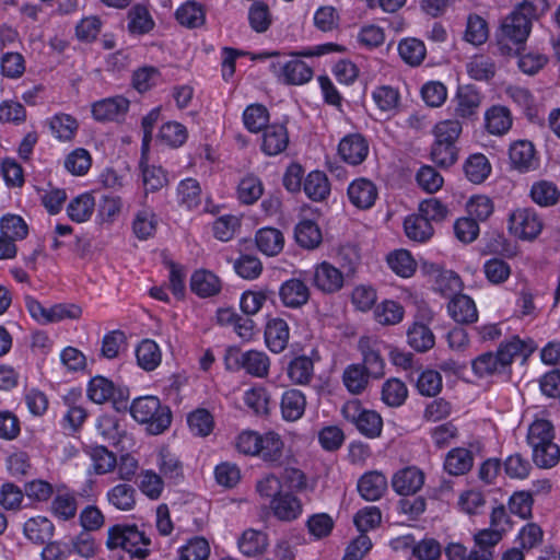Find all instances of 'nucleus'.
Listing matches in <instances>:
<instances>
[{
    "label": "nucleus",
    "instance_id": "obj_1",
    "mask_svg": "<svg viewBox=\"0 0 560 560\" xmlns=\"http://www.w3.org/2000/svg\"><path fill=\"white\" fill-rule=\"evenodd\" d=\"M532 30V21L515 9L501 23L497 34V47L504 58L517 56Z\"/></svg>",
    "mask_w": 560,
    "mask_h": 560
},
{
    "label": "nucleus",
    "instance_id": "obj_2",
    "mask_svg": "<svg viewBox=\"0 0 560 560\" xmlns=\"http://www.w3.org/2000/svg\"><path fill=\"white\" fill-rule=\"evenodd\" d=\"M130 415L138 423L144 424L147 432L153 435L163 433L172 422L170 408L162 405L155 396H142L133 399Z\"/></svg>",
    "mask_w": 560,
    "mask_h": 560
},
{
    "label": "nucleus",
    "instance_id": "obj_3",
    "mask_svg": "<svg viewBox=\"0 0 560 560\" xmlns=\"http://www.w3.org/2000/svg\"><path fill=\"white\" fill-rule=\"evenodd\" d=\"M534 350L532 345H527L518 337L501 342L495 353H492V377L495 376L501 382L510 381L515 358H527Z\"/></svg>",
    "mask_w": 560,
    "mask_h": 560
},
{
    "label": "nucleus",
    "instance_id": "obj_4",
    "mask_svg": "<svg viewBox=\"0 0 560 560\" xmlns=\"http://www.w3.org/2000/svg\"><path fill=\"white\" fill-rule=\"evenodd\" d=\"M150 540L136 526L116 525L108 530L106 546L109 549L121 548L131 556L144 558Z\"/></svg>",
    "mask_w": 560,
    "mask_h": 560
},
{
    "label": "nucleus",
    "instance_id": "obj_5",
    "mask_svg": "<svg viewBox=\"0 0 560 560\" xmlns=\"http://www.w3.org/2000/svg\"><path fill=\"white\" fill-rule=\"evenodd\" d=\"M25 306L31 317L40 325L58 323L65 319H78L82 314L81 307L75 304L44 305L32 296L25 298Z\"/></svg>",
    "mask_w": 560,
    "mask_h": 560
},
{
    "label": "nucleus",
    "instance_id": "obj_6",
    "mask_svg": "<svg viewBox=\"0 0 560 560\" xmlns=\"http://www.w3.org/2000/svg\"><path fill=\"white\" fill-rule=\"evenodd\" d=\"M345 419L353 423L361 434L374 439L381 435L383 429L382 417L374 410L364 409L357 399L347 401L342 409Z\"/></svg>",
    "mask_w": 560,
    "mask_h": 560
},
{
    "label": "nucleus",
    "instance_id": "obj_7",
    "mask_svg": "<svg viewBox=\"0 0 560 560\" xmlns=\"http://www.w3.org/2000/svg\"><path fill=\"white\" fill-rule=\"evenodd\" d=\"M320 219V212L315 208H305L302 211V215L295 225L294 237L296 243L306 248H317L322 241L323 234L318 225Z\"/></svg>",
    "mask_w": 560,
    "mask_h": 560
},
{
    "label": "nucleus",
    "instance_id": "obj_8",
    "mask_svg": "<svg viewBox=\"0 0 560 560\" xmlns=\"http://www.w3.org/2000/svg\"><path fill=\"white\" fill-rule=\"evenodd\" d=\"M310 281L312 285L325 294L339 292L346 282L345 273L329 261H322L313 266Z\"/></svg>",
    "mask_w": 560,
    "mask_h": 560
},
{
    "label": "nucleus",
    "instance_id": "obj_9",
    "mask_svg": "<svg viewBox=\"0 0 560 560\" xmlns=\"http://www.w3.org/2000/svg\"><path fill=\"white\" fill-rule=\"evenodd\" d=\"M542 220L534 209L521 208L509 217V230L521 240L532 241L542 230Z\"/></svg>",
    "mask_w": 560,
    "mask_h": 560
},
{
    "label": "nucleus",
    "instance_id": "obj_10",
    "mask_svg": "<svg viewBox=\"0 0 560 560\" xmlns=\"http://www.w3.org/2000/svg\"><path fill=\"white\" fill-rule=\"evenodd\" d=\"M96 430L102 438L121 451L133 447V440L116 415H102L96 422Z\"/></svg>",
    "mask_w": 560,
    "mask_h": 560
},
{
    "label": "nucleus",
    "instance_id": "obj_11",
    "mask_svg": "<svg viewBox=\"0 0 560 560\" xmlns=\"http://www.w3.org/2000/svg\"><path fill=\"white\" fill-rule=\"evenodd\" d=\"M271 68L279 81L291 85L305 84L314 75L313 69L299 59L277 61L271 65Z\"/></svg>",
    "mask_w": 560,
    "mask_h": 560
},
{
    "label": "nucleus",
    "instance_id": "obj_12",
    "mask_svg": "<svg viewBox=\"0 0 560 560\" xmlns=\"http://www.w3.org/2000/svg\"><path fill=\"white\" fill-rule=\"evenodd\" d=\"M474 548L467 556V549L460 544H450L445 550L448 560H489L490 558V530H479L474 536Z\"/></svg>",
    "mask_w": 560,
    "mask_h": 560
},
{
    "label": "nucleus",
    "instance_id": "obj_13",
    "mask_svg": "<svg viewBox=\"0 0 560 560\" xmlns=\"http://www.w3.org/2000/svg\"><path fill=\"white\" fill-rule=\"evenodd\" d=\"M481 104L480 94L469 85L459 86L452 98L453 114L463 119H470L477 115Z\"/></svg>",
    "mask_w": 560,
    "mask_h": 560
},
{
    "label": "nucleus",
    "instance_id": "obj_14",
    "mask_svg": "<svg viewBox=\"0 0 560 560\" xmlns=\"http://www.w3.org/2000/svg\"><path fill=\"white\" fill-rule=\"evenodd\" d=\"M338 154L346 163L359 165L369 154V143L360 133L347 135L338 144Z\"/></svg>",
    "mask_w": 560,
    "mask_h": 560
},
{
    "label": "nucleus",
    "instance_id": "obj_15",
    "mask_svg": "<svg viewBox=\"0 0 560 560\" xmlns=\"http://www.w3.org/2000/svg\"><path fill=\"white\" fill-rule=\"evenodd\" d=\"M347 195L352 206L366 210L374 206L377 199V188L372 180L360 177L349 184Z\"/></svg>",
    "mask_w": 560,
    "mask_h": 560
},
{
    "label": "nucleus",
    "instance_id": "obj_16",
    "mask_svg": "<svg viewBox=\"0 0 560 560\" xmlns=\"http://www.w3.org/2000/svg\"><path fill=\"white\" fill-rule=\"evenodd\" d=\"M261 131L260 149L266 155H278L288 148L289 133L284 124L267 125Z\"/></svg>",
    "mask_w": 560,
    "mask_h": 560
},
{
    "label": "nucleus",
    "instance_id": "obj_17",
    "mask_svg": "<svg viewBox=\"0 0 560 560\" xmlns=\"http://www.w3.org/2000/svg\"><path fill=\"white\" fill-rule=\"evenodd\" d=\"M269 506L273 516L282 522H292L303 512L301 500L289 492H282L270 500Z\"/></svg>",
    "mask_w": 560,
    "mask_h": 560
},
{
    "label": "nucleus",
    "instance_id": "obj_18",
    "mask_svg": "<svg viewBox=\"0 0 560 560\" xmlns=\"http://www.w3.org/2000/svg\"><path fill=\"white\" fill-rule=\"evenodd\" d=\"M129 109V101L122 96L101 100L92 105V115L97 121L118 120Z\"/></svg>",
    "mask_w": 560,
    "mask_h": 560
},
{
    "label": "nucleus",
    "instance_id": "obj_19",
    "mask_svg": "<svg viewBox=\"0 0 560 560\" xmlns=\"http://www.w3.org/2000/svg\"><path fill=\"white\" fill-rule=\"evenodd\" d=\"M284 448L282 436L273 430H268L261 434L257 457L265 463L280 465L284 457Z\"/></svg>",
    "mask_w": 560,
    "mask_h": 560
},
{
    "label": "nucleus",
    "instance_id": "obj_20",
    "mask_svg": "<svg viewBox=\"0 0 560 560\" xmlns=\"http://www.w3.org/2000/svg\"><path fill=\"white\" fill-rule=\"evenodd\" d=\"M512 165L520 172H527L538 166V159L533 142L518 140L509 150Z\"/></svg>",
    "mask_w": 560,
    "mask_h": 560
},
{
    "label": "nucleus",
    "instance_id": "obj_21",
    "mask_svg": "<svg viewBox=\"0 0 560 560\" xmlns=\"http://www.w3.org/2000/svg\"><path fill=\"white\" fill-rule=\"evenodd\" d=\"M96 200L92 192L84 191L70 199L66 207L68 218L75 223L88 222L95 212Z\"/></svg>",
    "mask_w": 560,
    "mask_h": 560
},
{
    "label": "nucleus",
    "instance_id": "obj_22",
    "mask_svg": "<svg viewBox=\"0 0 560 560\" xmlns=\"http://www.w3.org/2000/svg\"><path fill=\"white\" fill-rule=\"evenodd\" d=\"M306 397L300 389L285 390L280 400L281 417L284 421L294 422L305 412Z\"/></svg>",
    "mask_w": 560,
    "mask_h": 560
},
{
    "label": "nucleus",
    "instance_id": "obj_23",
    "mask_svg": "<svg viewBox=\"0 0 560 560\" xmlns=\"http://www.w3.org/2000/svg\"><path fill=\"white\" fill-rule=\"evenodd\" d=\"M279 296L284 306L298 308L308 301L310 290L302 280L289 279L281 284Z\"/></svg>",
    "mask_w": 560,
    "mask_h": 560
},
{
    "label": "nucleus",
    "instance_id": "obj_24",
    "mask_svg": "<svg viewBox=\"0 0 560 560\" xmlns=\"http://www.w3.org/2000/svg\"><path fill=\"white\" fill-rule=\"evenodd\" d=\"M290 329L282 318H270L266 325L265 339L267 347L275 353L283 351L288 345Z\"/></svg>",
    "mask_w": 560,
    "mask_h": 560
},
{
    "label": "nucleus",
    "instance_id": "obj_25",
    "mask_svg": "<svg viewBox=\"0 0 560 560\" xmlns=\"http://www.w3.org/2000/svg\"><path fill=\"white\" fill-rule=\"evenodd\" d=\"M424 482L422 471L416 467H408L399 470L393 477L394 490L401 495H409L421 489Z\"/></svg>",
    "mask_w": 560,
    "mask_h": 560
},
{
    "label": "nucleus",
    "instance_id": "obj_26",
    "mask_svg": "<svg viewBox=\"0 0 560 560\" xmlns=\"http://www.w3.org/2000/svg\"><path fill=\"white\" fill-rule=\"evenodd\" d=\"M220 278L212 271L206 269L196 270L190 277V289L200 298H208L221 291Z\"/></svg>",
    "mask_w": 560,
    "mask_h": 560
},
{
    "label": "nucleus",
    "instance_id": "obj_27",
    "mask_svg": "<svg viewBox=\"0 0 560 560\" xmlns=\"http://www.w3.org/2000/svg\"><path fill=\"white\" fill-rule=\"evenodd\" d=\"M387 490V479L380 471H369L358 481V491L366 501H376Z\"/></svg>",
    "mask_w": 560,
    "mask_h": 560
},
{
    "label": "nucleus",
    "instance_id": "obj_28",
    "mask_svg": "<svg viewBox=\"0 0 560 560\" xmlns=\"http://www.w3.org/2000/svg\"><path fill=\"white\" fill-rule=\"evenodd\" d=\"M140 172L145 194L158 191L168 184L167 173L161 166L149 164L145 151L142 152Z\"/></svg>",
    "mask_w": 560,
    "mask_h": 560
},
{
    "label": "nucleus",
    "instance_id": "obj_29",
    "mask_svg": "<svg viewBox=\"0 0 560 560\" xmlns=\"http://www.w3.org/2000/svg\"><path fill=\"white\" fill-rule=\"evenodd\" d=\"M450 316L457 323L469 324L477 320V308L475 302L465 294H457L447 304Z\"/></svg>",
    "mask_w": 560,
    "mask_h": 560
},
{
    "label": "nucleus",
    "instance_id": "obj_30",
    "mask_svg": "<svg viewBox=\"0 0 560 560\" xmlns=\"http://www.w3.org/2000/svg\"><path fill=\"white\" fill-rule=\"evenodd\" d=\"M106 500L116 510L129 512L137 505V492L131 485L118 483L106 492Z\"/></svg>",
    "mask_w": 560,
    "mask_h": 560
},
{
    "label": "nucleus",
    "instance_id": "obj_31",
    "mask_svg": "<svg viewBox=\"0 0 560 560\" xmlns=\"http://www.w3.org/2000/svg\"><path fill=\"white\" fill-rule=\"evenodd\" d=\"M201 187L197 179L188 177L180 180L176 187L177 203L187 209L194 210L201 203Z\"/></svg>",
    "mask_w": 560,
    "mask_h": 560
},
{
    "label": "nucleus",
    "instance_id": "obj_32",
    "mask_svg": "<svg viewBox=\"0 0 560 560\" xmlns=\"http://www.w3.org/2000/svg\"><path fill=\"white\" fill-rule=\"evenodd\" d=\"M78 510L74 493L66 488H59L51 501L50 511L60 521H68L75 516Z\"/></svg>",
    "mask_w": 560,
    "mask_h": 560
},
{
    "label": "nucleus",
    "instance_id": "obj_33",
    "mask_svg": "<svg viewBox=\"0 0 560 560\" xmlns=\"http://www.w3.org/2000/svg\"><path fill=\"white\" fill-rule=\"evenodd\" d=\"M48 126L55 139L70 142L77 135L79 122L68 114H56L48 119Z\"/></svg>",
    "mask_w": 560,
    "mask_h": 560
},
{
    "label": "nucleus",
    "instance_id": "obj_34",
    "mask_svg": "<svg viewBox=\"0 0 560 560\" xmlns=\"http://www.w3.org/2000/svg\"><path fill=\"white\" fill-rule=\"evenodd\" d=\"M269 545L266 533L257 529H246L238 538L237 546L240 551L247 557L259 556L266 551Z\"/></svg>",
    "mask_w": 560,
    "mask_h": 560
},
{
    "label": "nucleus",
    "instance_id": "obj_35",
    "mask_svg": "<svg viewBox=\"0 0 560 560\" xmlns=\"http://www.w3.org/2000/svg\"><path fill=\"white\" fill-rule=\"evenodd\" d=\"M303 189L313 201H324L329 197L330 183L324 172L312 171L304 179Z\"/></svg>",
    "mask_w": 560,
    "mask_h": 560
},
{
    "label": "nucleus",
    "instance_id": "obj_36",
    "mask_svg": "<svg viewBox=\"0 0 560 560\" xmlns=\"http://www.w3.org/2000/svg\"><path fill=\"white\" fill-rule=\"evenodd\" d=\"M128 24L127 28L131 35H144L150 33L155 22L147 7L137 4L132 7L128 12Z\"/></svg>",
    "mask_w": 560,
    "mask_h": 560
},
{
    "label": "nucleus",
    "instance_id": "obj_37",
    "mask_svg": "<svg viewBox=\"0 0 560 560\" xmlns=\"http://www.w3.org/2000/svg\"><path fill=\"white\" fill-rule=\"evenodd\" d=\"M237 363L250 375L265 377L268 375L270 361L262 351L249 350L236 359Z\"/></svg>",
    "mask_w": 560,
    "mask_h": 560
},
{
    "label": "nucleus",
    "instance_id": "obj_38",
    "mask_svg": "<svg viewBox=\"0 0 560 560\" xmlns=\"http://www.w3.org/2000/svg\"><path fill=\"white\" fill-rule=\"evenodd\" d=\"M389 269L398 277L411 278L417 270V261L412 255L406 249H396L386 257Z\"/></svg>",
    "mask_w": 560,
    "mask_h": 560
},
{
    "label": "nucleus",
    "instance_id": "obj_39",
    "mask_svg": "<svg viewBox=\"0 0 560 560\" xmlns=\"http://www.w3.org/2000/svg\"><path fill=\"white\" fill-rule=\"evenodd\" d=\"M374 319L383 326H394L402 322L405 317L404 306L394 300H383L375 305Z\"/></svg>",
    "mask_w": 560,
    "mask_h": 560
},
{
    "label": "nucleus",
    "instance_id": "obj_40",
    "mask_svg": "<svg viewBox=\"0 0 560 560\" xmlns=\"http://www.w3.org/2000/svg\"><path fill=\"white\" fill-rule=\"evenodd\" d=\"M256 245L267 256L278 255L284 246L283 234L275 228H262L256 233Z\"/></svg>",
    "mask_w": 560,
    "mask_h": 560
},
{
    "label": "nucleus",
    "instance_id": "obj_41",
    "mask_svg": "<svg viewBox=\"0 0 560 560\" xmlns=\"http://www.w3.org/2000/svg\"><path fill=\"white\" fill-rule=\"evenodd\" d=\"M555 428L549 420L536 419L528 428L527 443L534 447L555 445Z\"/></svg>",
    "mask_w": 560,
    "mask_h": 560
},
{
    "label": "nucleus",
    "instance_id": "obj_42",
    "mask_svg": "<svg viewBox=\"0 0 560 560\" xmlns=\"http://www.w3.org/2000/svg\"><path fill=\"white\" fill-rule=\"evenodd\" d=\"M92 155L84 148H75L66 154L63 168L72 176H84L92 166Z\"/></svg>",
    "mask_w": 560,
    "mask_h": 560
},
{
    "label": "nucleus",
    "instance_id": "obj_43",
    "mask_svg": "<svg viewBox=\"0 0 560 560\" xmlns=\"http://www.w3.org/2000/svg\"><path fill=\"white\" fill-rule=\"evenodd\" d=\"M23 530L28 540L43 544L51 538L54 524L45 516H36L25 522Z\"/></svg>",
    "mask_w": 560,
    "mask_h": 560
},
{
    "label": "nucleus",
    "instance_id": "obj_44",
    "mask_svg": "<svg viewBox=\"0 0 560 560\" xmlns=\"http://www.w3.org/2000/svg\"><path fill=\"white\" fill-rule=\"evenodd\" d=\"M137 486L140 492L152 501L159 500L164 491L163 478L152 469L140 472Z\"/></svg>",
    "mask_w": 560,
    "mask_h": 560
},
{
    "label": "nucleus",
    "instance_id": "obj_45",
    "mask_svg": "<svg viewBox=\"0 0 560 560\" xmlns=\"http://www.w3.org/2000/svg\"><path fill=\"white\" fill-rule=\"evenodd\" d=\"M404 230L410 241L418 243L429 241L434 233L433 226L420 215L407 217L404 222Z\"/></svg>",
    "mask_w": 560,
    "mask_h": 560
},
{
    "label": "nucleus",
    "instance_id": "obj_46",
    "mask_svg": "<svg viewBox=\"0 0 560 560\" xmlns=\"http://www.w3.org/2000/svg\"><path fill=\"white\" fill-rule=\"evenodd\" d=\"M138 364L145 371H152L162 360L159 345L150 339L142 340L136 349Z\"/></svg>",
    "mask_w": 560,
    "mask_h": 560
},
{
    "label": "nucleus",
    "instance_id": "obj_47",
    "mask_svg": "<svg viewBox=\"0 0 560 560\" xmlns=\"http://www.w3.org/2000/svg\"><path fill=\"white\" fill-rule=\"evenodd\" d=\"M472 466V455L464 447H456L451 450L445 458V470L454 476L467 472Z\"/></svg>",
    "mask_w": 560,
    "mask_h": 560
},
{
    "label": "nucleus",
    "instance_id": "obj_48",
    "mask_svg": "<svg viewBox=\"0 0 560 560\" xmlns=\"http://www.w3.org/2000/svg\"><path fill=\"white\" fill-rule=\"evenodd\" d=\"M398 54L407 65L419 66L425 58L427 49L420 39L408 37L399 42Z\"/></svg>",
    "mask_w": 560,
    "mask_h": 560
},
{
    "label": "nucleus",
    "instance_id": "obj_49",
    "mask_svg": "<svg viewBox=\"0 0 560 560\" xmlns=\"http://www.w3.org/2000/svg\"><path fill=\"white\" fill-rule=\"evenodd\" d=\"M42 205L49 214H58L67 200V192L63 188L47 185L37 189Z\"/></svg>",
    "mask_w": 560,
    "mask_h": 560
},
{
    "label": "nucleus",
    "instance_id": "obj_50",
    "mask_svg": "<svg viewBox=\"0 0 560 560\" xmlns=\"http://www.w3.org/2000/svg\"><path fill=\"white\" fill-rule=\"evenodd\" d=\"M407 337L409 346L418 352H425L435 343L431 329L421 323H415L408 329Z\"/></svg>",
    "mask_w": 560,
    "mask_h": 560
},
{
    "label": "nucleus",
    "instance_id": "obj_51",
    "mask_svg": "<svg viewBox=\"0 0 560 560\" xmlns=\"http://www.w3.org/2000/svg\"><path fill=\"white\" fill-rule=\"evenodd\" d=\"M158 222V217L152 209H141L136 213L132 223L133 233L139 240H148L155 233Z\"/></svg>",
    "mask_w": 560,
    "mask_h": 560
},
{
    "label": "nucleus",
    "instance_id": "obj_52",
    "mask_svg": "<svg viewBox=\"0 0 560 560\" xmlns=\"http://www.w3.org/2000/svg\"><path fill=\"white\" fill-rule=\"evenodd\" d=\"M176 20L183 26L195 28L205 23L206 15L202 7L195 1H187L176 10Z\"/></svg>",
    "mask_w": 560,
    "mask_h": 560
},
{
    "label": "nucleus",
    "instance_id": "obj_53",
    "mask_svg": "<svg viewBox=\"0 0 560 560\" xmlns=\"http://www.w3.org/2000/svg\"><path fill=\"white\" fill-rule=\"evenodd\" d=\"M264 192L261 180L255 175L244 176L237 186L236 195L238 200L245 205L256 202Z\"/></svg>",
    "mask_w": 560,
    "mask_h": 560
},
{
    "label": "nucleus",
    "instance_id": "obj_54",
    "mask_svg": "<svg viewBox=\"0 0 560 560\" xmlns=\"http://www.w3.org/2000/svg\"><path fill=\"white\" fill-rule=\"evenodd\" d=\"M399 93L389 85H381L373 90L372 100L376 107L388 114H394L399 105Z\"/></svg>",
    "mask_w": 560,
    "mask_h": 560
},
{
    "label": "nucleus",
    "instance_id": "obj_55",
    "mask_svg": "<svg viewBox=\"0 0 560 560\" xmlns=\"http://www.w3.org/2000/svg\"><path fill=\"white\" fill-rule=\"evenodd\" d=\"M269 121V113L264 105L252 104L243 112V122L245 128L253 133L261 131Z\"/></svg>",
    "mask_w": 560,
    "mask_h": 560
},
{
    "label": "nucleus",
    "instance_id": "obj_56",
    "mask_svg": "<svg viewBox=\"0 0 560 560\" xmlns=\"http://www.w3.org/2000/svg\"><path fill=\"white\" fill-rule=\"evenodd\" d=\"M86 394L93 402L104 404L114 397L115 385L104 376H95L89 382Z\"/></svg>",
    "mask_w": 560,
    "mask_h": 560
},
{
    "label": "nucleus",
    "instance_id": "obj_57",
    "mask_svg": "<svg viewBox=\"0 0 560 560\" xmlns=\"http://www.w3.org/2000/svg\"><path fill=\"white\" fill-rule=\"evenodd\" d=\"M408 396L405 383L398 378L387 380L382 387V400L389 407L401 406Z\"/></svg>",
    "mask_w": 560,
    "mask_h": 560
},
{
    "label": "nucleus",
    "instance_id": "obj_58",
    "mask_svg": "<svg viewBox=\"0 0 560 560\" xmlns=\"http://www.w3.org/2000/svg\"><path fill=\"white\" fill-rule=\"evenodd\" d=\"M342 382L351 394H361L368 385V373L362 365L350 364L343 371Z\"/></svg>",
    "mask_w": 560,
    "mask_h": 560
},
{
    "label": "nucleus",
    "instance_id": "obj_59",
    "mask_svg": "<svg viewBox=\"0 0 560 560\" xmlns=\"http://www.w3.org/2000/svg\"><path fill=\"white\" fill-rule=\"evenodd\" d=\"M559 196L560 194L557 186L548 180L537 182L530 189L532 200L541 207L556 205Z\"/></svg>",
    "mask_w": 560,
    "mask_h": 560
},
{
    "label": "nucleus",
    "instance_id": "obj_60",
    "mask_svg": "<svg viewBox=\"0 0 560 560\" xmlns=\"http://www.w3.org/2000/svg\"><path fill=\"white\" fill-rule=\"evenodd\" d=\"M335 526V522L327 513H316L306 521L308 534L314 540H320L328 537Z\"/></svg>",
    "mask_w": 560,
    "mask_h": 560
},
{
    "label": "nucleus",
    "instance_id": "obj_61",
    "mask_svg": "<svg viewBox=\"0 0 560 560\" xmlns=\"http://www.w3.org/2000/svg\"><path fill=\"white\" fill-rule=\"evenodd\" d=\"M287 373L292 383L304 385L312 378L313 362L307 357H298L290 362Z\"/></svg>",
    "mask_w": 560,
    "mask_h": 560
},
{
    "label": "nucleus",
    "instance_id": "obj_62",
    "mask_svg": "<svg viewBox=\"0 0 560 560\" xmlns=\"http://www.w3.org/2000/svg\"><path fill=\"white\" fill-rule=\"evenodd\" d=\"M359 347L363 357L365 372L373 377H381L384 374L385 363L380 352L370 347L368 340H361Z\"/></svg>",
    "mask_w": 560,
    "mask_h": 560
},
{
    "label": "nucleus",
    "instance_id": "obj_63",
    "mask_svg": "<svg viewBox=\"0 0 560 560\" xmlns=\"http://www.w3.org/2000/svg\"><path fill=\"white\" fill-rule=\"evenodd\" d=\"M0 231L3 236L15 242L26 237L28 228L20 215L5 214L0 220Z\"/></svg>",
    "mask_w": 560,
    "mask_h": 560
},
{
    "label": "nucleus",
    "instance_id": "obj_64",
    "mask_svg": "<svg viewBox=\"0 0 560 560\" xmlns=\"http://www.w3.org/2000/svg\"><path fill=\"white\" fill-rule=\"evenodd\" d=\"M209 542L202 537H194L178 550L179 560H208Z\"/></svg>",
    "mask_w": 560,
    "mask_h": 560
}]
</instances>
